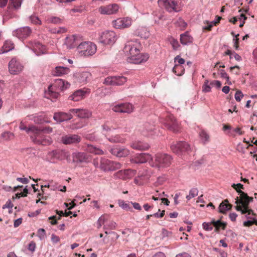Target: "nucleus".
Instances as JSON below:
<instances>
[{"label": "nucleus", "instance_id": "2", "mask_svg": "<svg viewBox=\"0 0 257 257\" xmlns=\"http://www.w3.org/2000/svg\"><path fill=\"white\" fill-rule=\"evenodd\" d=\"M171 157L166 154H157L155 155V159L152 158L150 162L151 166L161 170L169 167L172 162Z\"/></svg>", "mask_w": 257, "mask_h": 257}, {"label": "nucleus", "instance_id": "49", "mask_svg": "<svg viewBox=\"0 0 257 257\" xmlns=\"http://www.w3.org/2000/svg\"><path fill=\"white\" fill-rule=\"evenodd\" d=\"M58 158V152L57 151H53L49 152L47 155V159H50V161H52L54 159Z\"/></svg>", "mask_w": 257, "mask_h": 257}, {"label": "nucleus", "instance_id": "6", "mask_svg": "<svg viewBox=\"0 0 257 257\" xmlns=\"http://www.w3.org/2000/svg\"><path fill=\"white\" fill-rule=\"evenodd\" d=\"M158 4L160 7L164 8L169 12H178L181 10L180 5L174 0H158Z\"/></svg>", "mask_w": 257, "mask_h": 257}, {"label": "nucleus", "instance_id": "46", "mask_svg": "<svg viewBox=\"0 0 257 257\" xmlns=\"http://www.w3.org/2000/svg\"><path fill=\"white\" fill-rule=\"evenodd\" d=\"M254 216V217H252V219L244 221L243 223V226L245 227H249L253 224H255L257 225V219L255 218L256 216Z\"/></svg>", "mask_w": 257, "mask_h": 257}, {"label": "nucleus", "instance_id": "33", "mask_svg": "<svg viewBox=\"0 0 257 257\" xmlns=\"http://www.w3.org/2000/svg\"><path fill=\"white\" fill-rule=\"evenodd\" d=\"M14 44L10 40L5 42L2 49L0 50V54L7 53L14 48Z\"/></svg>", "mask_w": 257, "mask_h": 257}, {"label": "nucleus", "instance_id": "30", "mask_svg": "<svg viewBox=\"0 0 257 257\" xmlns=\"http://www.w3.org/2000/svg\"><path fill=\"white\" fill-rule=\"evenodd\" d=\"M69 72L70 69L68 67L57 66L52 71V74L55 76H61L68 74Z\"/></svg>", "mask_w": 257, "mask_h": 257}, {"label": "nucleus", "instance_id": "45", "mask_svg": "<svg viewBox=\"0 0 257 257\" xmlns=\"http://www.w3.org/2000/svg\"><path fill=\"white\" fill-rule=\"evenodd\" d=\"M118 203L119 206L121 208H122V209H123L125 210L128 211V210H132L131 207H130V205L127 203H126L125 201H124L122 200H119L118 201Z\"/></svg>", "mask_w": 257, "mask_h": 257}, {"label": "nucleus", "instance_id": "56", "mask_svg": "<svg viewBox=\"0 0 257 257\" xmlns=\"http://www.w3.org/2000/svg\"><path fill=\"white\" fill-rule=\"evenodd\" d=\"M36 247V243L34 241H31L28 246V249L31 252H34Z\"/></svg>", "mask_w": 257, "mask_h": 257}, {"label": "nucleus", "instance_id": "38", "mask_svg": "<svg viewBox=\"0 0 257 257\" xmlns=\"http://www.w3.org/2000/svg\"><path fill=\"white\" fill-rule=\"evenodd\" d=\"M85 150L89 153H93L95 155H102L103 154L102 150L91 145H87Z\"/></svg>", "mask_w": 257, "mask_h": 257}, {"label": "nucleus", "instance_id": "12", "mask_svg": "<svg viewBox=\"0 0 257 257\" xmlns=\"http://www.w3.org/2000/svg\"><path fill=\"white\" fill-rule=\"evenodd\" d=\"M136 173L137 171L135 170L130 169L121 170L115 173L113 176L116 179L126 180L132 178L136 174Z\"/></svg>", "mask_w": 257, "mask_h": 257}, {"label": "nucleus", "instance_id": "16", "mask_svg": "<svg viewBox=\"0 0 257 257\" xmlns=\"http://www.w3.org/2000/svg\"><path fill=\"white\" fill-rule=\"evenodd\" d=\"M119 9V6L115 4L100 7L98 12L101 15H112L116 13Z\"/></svg>", "mask_w": 257, "mask_h": 257}, {"label": "nucleus", "instance_id": "59", "mask_svg": "<svg viewBox=\"0 0 257 257\" xmlns=\"http://www.w3.org/2000/svg\"><path fill=\"white\" fill-rule=\"evenodd\" d=\"M239 36V34L235 35V38L233 39L234 41V47L236 50H237L239 47V38L238 37Z\"/></svg>", "mask_w": 257, "mask_h": 257}, {"label": "nucleus", "instance_id": "5", "mask_svg": "<svg viewBox=\"0 0 257 257\" xmlns=\"http://www.w3.org/2000/svg\"><path fill=\"white\" fill-rule=\"evenodd\" d=\"M80 55L88 56L93 55L96 51V46L91 42H81L77 47Z\"/></svg>", "mask_w": 257, "mask_h": 257}, {"label": "nucleus", "instance_id": "64", "mask_svg": "<svg viewBox=\"0 0 257 257\" xmlns=\"http://www.w3.org/2000/svg\"><path fill=\"white\" fill-rule=\"evenodd\" d=\"M230 69L231 71L234 73V74L236 75L238 74L239 69V66H235L233 67H231Z\"/></svg>", "mask_w": 257, "mask_h": 257}, {"label": "nucleus", "instance_id": "63", "mask_svg": "<svg viewBox=\"0 0 257 257\" xmlns=\"http://www.w3.org/2000/svg\"><path fill=\"white\" fill-rule=\"evenodd\" d=\"M210 85H211L212 86H215L217 88H220L221 85V83L219 81L214 80L210 82Z\"/></svg>", "mask_w": 257, "mask_h": 257}, {"label": "nucleus", "instance_id": "9", "mask_svg": "<svg viewBox=\"0 0 257 257\" xmlns=\"http://www.w3.org/2000/svg\"><path fill=\"white\" fill-rule=\"evenodd\" d=\"M121 167V164L120 163L112 161L107 159H102L100 162V168L104 171H114Z\"/></svg>", "mask_w": 257, "mask_h": 257}, {"label": "nucleus", "instance_id": "28", "mask_svg": "<svg viewBox=\"0 0 257 257\" xmlns=\"http://www.w3.org/2000/svg\"><path fill=\"white\" fill-rule=\"evenodd\" d=\"M70 113H75L77 116L82 118H88L91 116V112L86 109H71Z\"/></svg>", "mask_w": 257, "mask_h": 257}, {"label": "nucleus", "instance_id": "61", "mask_svg": "<svg viewBox=\"0 0 257 257\" xmlns=\"http://www.w3.org/2000/svg\"><path fill=\"white\" fill-rule=\"evenodd\" d=\"M28 193V190L27 188H25L24 189V191L23 192H21L20 193L17 194V197L20 198L21 197H26L27 196V194Z\"/></svg>", "mask_w": 257, "mask_h": 257}, {"label": "nucleus", "instance_id": "8", "mask_svg": "<svg viewBox=\"0 0 257 257\" xmlns=\"http://www.w3.org/2000/svg\"><path fill=\"white\" fill-rule=\"evenodd\" d=\"M171 149L174 153L180 156L184 152H188L190 148L189 145L186 142L179 141L173 143L171 146Z\"/></svg>", "mask_w": 257, "mask_h": 257}, {"label": "nucleus", "instance_id": "43", "mask_svg": "<svg viewBox=\"0 0 257 257\" xmlns=\"http://www.w3.org/2000/svg\"><path fill=\"white\" fill-rule=\"evenodd\" d=\"M108 140L112 143H123L124 142V139L118 135L109 138Z\"/></svg>", "mask_w": 257, "mask_h": 257}, {"label": "nucleus", "instance_id": "29", "mask_svg": "<svg viewBox=\"0 0 257 257\" xmlns=\"http://www.w3.org/2000/svg\"><path fill=\"white\" fill-rule=\"evenodd\" d=\"M53 118L58 122L67 121L72 118V115L70 113L59 112L55 113Z\"/></svg>", "mask_w": 257, "mask_h": 257}, {"label": "nucleus", "instance_id": "35", "mask_svg": "<svg viewBox=\"0 0 257 257\" xmlns=\"http://www.w3.org/2000/svg\"><path fill=\"white\" fill-rule=\"evenodd\" d=\"M212 224L215 228V231L218 232L220 229L224 230L227 226V223L225 222H221L220 220H212Z\"/></svg>", "mask_w": 257, "mask_h": 257}, {"label": "nucleus", "instance_id": "10", "mask_svg": "<svg viewBox=\"0 0 257 257\" xmlns=\"http://www.w3.org/2000/svg\"><path fill=\"white\" fill-rule=\"evenodd\" d=\"M111 109L115 112L130 113L134 111V107L131 103H123L112 105Z\"/></svg>", "mask_w": 257, "mask_h": 257}, {"label": "nucleus", "instance_id": "53", "mask_svg": "<svg viewBox=\"0 0 257 257\" xmlns=\"http://www.w3.org/2000/svg\"><path fill=\"white\" fill-rule=\"evenodd\" d=\"M176 25L180 27L181 29H184L185 28H186L187 24L183 19L179 18L178 20L176 22Z\"/></svg>", "mask_w": 257, "mask_h": 257}, {"label": "nucleus", "instance_id": "22", "mask_svg": "<svg viewBox=\"0 0 257 257\" xmlns=\"http://www.w3.org/2000/svg\"><path fill=\"white\" fill-rule=\"evenodd\" d=\"M152 157L149 154H138L131 159V162L133 163H144L147 161H152Z\"/></svg>", "mask_w": 257, "mask_h": 257}, {"label": "nucleus", "instance_id": "54", "mask_svg": "<svg viewBox=\"0 0 257 257\" xmlns=\"http://www.w3.org/2000/svg\"><path fill=\"white\" fill-rule=\"evenodd\" d=\"M203 228L207 231H210L213 229V224L212 221L210 222H204L202 224Z\"/></svg>", "mask_w": 257, "mask_h": 257}, {"label": "nucleus", "instance_id": "58", "mask_svg": "<svg viewBox=\"0 0 257 257\" xmlns=\"http://www.w3.org/2000/svg\"><path fill=\"white\" fill-rule=\"evenodd\" d=\"M242 97H243V94H242V92L239 90H237L235 94V100L237 101H240L241 100V99L242 98Z\"/></svg>", "mask_w": 257, "mask_h": 257}, {"label": "nucleus", "instance_id": "57", "mask_svg": "<svg viewBox=\"0 0 257 257\" xmlns=\"http://www.w3.org/2000/svg\"><path fill=\"white\" fill-rule=\"evenodd\" d=\"M231 187L234 189H235L236 192H237V190H241V189H244L243 185L240 183L233 184H232Z\"/></svg>", "mask_w": 257, "mask_h": 257}, {"label": "nucleus", "instance_id": "11", "mask_svg": "<svg viewBox=\"0 0 257 257\" xmlns=\"http://www.w3.org/2000/svg\"><path fill=\"white\" fill-rule=\"evenodd\" d=\"M116 40V34L113 31H107L103 32L100 38V42L105 45L113 44Z\"/></svg>", "mask_w": 257, "mask_h": 257}, {"label": "nucleus", "instance_id": "23", "mask_svg": "<svg viewBox=\"0 0 257 257\" xmlns=\"http://www.w3.org/2000/svg\"><path fill=\"white\" fill-rule=\"evenodd\" d=\"M23 66L17 61L16 59H12L9 64V71L12 74H17L22 71Z\"/></svg>", "mask_w": 257, "mask_h": 257}, {"label": "nucleus", "instance_id": "26", "mask_svg": "<svg viewBox=\"0 0 257 257\" xmlns=\"http://www.w3.org/2000/svg\"><path fill=\"white\" fill-rule=\"evenodd\" d=\"M90 91L88 89H79L74 92L69 96V99L74 101H79L86 97V95L89 94Z\"/></svg>", "mask_w": 257, "mask_h": 257}, {"label": "nucleus", "instance_id": "39", "mask_svg": "<svg viewBox=\"0 0 257 257\" xmlns=\"http://www.w3.org/2000/svg\"><path fill=\"white\" fill-rule=\"evenodd\" d=\"M36 126L34 125H31L27 127L23 122L20 123L19 126V128L21 130L25 131L29 136H30L33 131H35L34 128Z\"/></svg>", "mask_w": 257, "mask_h": 257}, {"label": "nucleus", "instance_id": "36", "mask_svg": "<svg viewBox=\"0 0 257 257\" xmlns=\"http://www.w3.org/2000/svg\"><path fill=\"white\" fill-rule=\"evenodd\" d=\"M131 146L133 149L138 150H145L149 148L148 144L141 142H135L131 144Z\"/></svg>", "mask_w": 257, "mask_h": 257}, {"label": "nucleus", "instance_id": "55", "mask_svg": "<svg viewBox=\"0 0 257 257\" xmlns=\"http://www.w3.org/2000/svg\"><path fill=\"white\" fill-rule=\"evenodd\" d=\"M171 45L174 50H177L179 46L178 41L174 38H171L170 40Z\"/></svg>", "mask_w": 257, "mask_h": 257}, {"label": "nucleus", "instance_id": "37", "mask_svg": "<svg viewBox=\"0 0 257 257\" xmlns=\"http://www.w3.org/2000/svg\"><path fill=\"white\" fill-rule=\"evenodd\" d=\"M180 40L182 44L187 45L189 43H192L193 41V38L189 35L188 32H186L180 35Z\"/></svg>", "mask_w": 257, "mask_h": 257}, {"label": "nucleus", "instance_id": "17", "mask_svg": "<svg viewBox=\"0 0 257 257\" xmlns=\"http://www.w3.org/2000/svg\"><path fill=\"white\" fill-rule=\"evenodd\" d=\"M81 38L76 35H70L65 38L64 45L68 49L73 48L81 43Z\"/></svg>", "mask_w": 257, "mask_h": 257}, {"label": "nucleus", "instance_id": "18", "mask_svg": "<svg viewBox=\"0 0 257 257\" xmlns=\"http://www.w3.org/2000/svg\"><path fill=\"white\" fill-rule=\"evenodd\" d=\"M22 0H10V3L6 13V16L9 18L14 17L13 11L19 9L22 4Z\"/></svg>", "mask_w": 257, "mask_h": 257}, {"label": "nucleus", "instance_id": "60", "mask_svg": "<svg viewBox=\"0 0 257 257\" xmlns=\"http://www.w3.org/2000/svg\"><path fill=\"white\" fill-rule=\"evenodd\" d=\"M49 219L51 220V224L52 225H55L57 223L58 218L56 215H54L49 217Z\"/></svg>", "mask_w": 257, "mask_h": 257}, {"label": "nucleus", "instance_id": "34", "mask_svg": "<svg viewBox=\"0 0 257 257\" xmlns=\"http://www.w3.org/2000/svg\"><path fill=\"white\" fill-rule=\"evenodd\" d=\"M231 208L232 205L228 203L227 199H225L220 204L218 209L220 213L224 214L226 211L230 210Z\"/></svg>", "mask_w": 257, "mask_h": 257}, {"label": "nucleus", "instance_id": "25", "mask_svg": "<svg viewBox=\"0 0 257 257\" xmlns=\"http://www.w3.org/2000/svg\"><path fill=\"white\" fill-rule=\"evenodd\" d=\"M109 151L112 155L119 158L127 157L130 153L127 149L117 147L111 148Z\"/></svg>", "mask_w": 257, "mask_h": 257}, {"label": "nucleus", "instance_id": "20", "mask_svg": "<svg viewBox=\"0 0 257 257\" xmlns=\"http://www.w3.org/2000/svg\"><path fill=\"white\" fill-rule=\"evenodd\" d=\"M37 55H40L46 52V47L39 42L30 41L27 44Z\"/></svg>", "mask_w": 257, "mask_h": 257}, {"label": "nucleus", "instance_id": "24", "mask_svg": "<svg viewBox=\"0 0 257 257\" xmlns=\"http://www.w3.org/2000/svg\"><path fill=\"white\" fill-rule=\"evenodd\" d=\"M149 58L147 53H140L135 54L128 60L130 63L134 64H140L146 62Z\"/></svg>", "mask_w": 257, "mask_h": 257}, {"label": "nucleus", "instance_id": "52", "mask_svg": "<svg viewBox=\"0 0 257 257\" xmlns=\"http://www.w3.org/2000/svg\"><path fill=\"white\" fill-rule=\"evenodd\" d=\"M48 23H51L54 24H59L61 22V20L59 18L53 17L48 18L47 20Z\"/></svg>", "mask_w": 257, "mask_h": 257}, {"label": "nucleus", "instance_id": "31", "mask_svg": "<svg viewBox=\"0 0 257 257\" xmlns=\"http://www.w3.org/2000/svg\"><path fill=\"white\" fill-rule=\"evenodd\" d=\"M174 61L176 62L177 61L178 64H176L173 69V71L175 74L177 75H181V73L178 72V70L179 69H182V67L181 65L185 63V60L182 58H181L179 55L177 56L174 58Z\"/></svg>", "mask_w": 257, "mask_h": 257}, {"label": "nucleus", "instance_id": "27", "mask_svg": "<svg viewBox=\"0 0 257 257\" xmlns=\"http://www.w3.org/2000/svg\"><path fill=\"white\" fill-rule=\"evenodd\" d=\"M90 73L88 72H82L76 73L75 75V82L79 84H85L89 80Z\"/></svg>", "mask_w": 257, "mask_h": 257}, {"label": "nucleus", "instance_id": "50", "mask_svg": "<svg viewBox=\"0 0 257 257\" xmlns=\"http://www.w3.org/2000/svg\"><path fill=\"white\" fill-rule=\"evenodd\" d=\"M30 20L31 22L36 25H41V21L39 19V18L35 16V15H32L30 17Z\"/></svg>", "mask_w": 257, "mask_h": 257}, {"label": "nucleus", "instance_id": "19", "mask_svg": "<svg viewBox=\"0 0 257 257\" xmlns=\"http://www.w3.org/2000/svg\"><path fill=\"white\" fill-rule=\"evenodd\" d=\"M31 33L32 30L30 27H25L15 30L13 32V35L19 39L23 40L29 37Z\"/></svg>", "mask_w": 257, "mask_h": 257}, {"label": "nucleus", "instance_id": "41", "mask_svg": "<svg viewBox=\"0 0 257 257\" xmlns=\"http://www.w3.org/2000/svg\"><path fill=\"white\" fill-rule=\"evenodd\" d=\"M244 133V131L241 130V127H236L234 128H233L231 131L228 132V134L230 136L232 137H235L236 135H238L239 136L243 135Z\"/></svg>", "mask_w": 257, "mask_h": 257}, {"label": "nucleus", "instance_id": "62", "mask_svg": "<svg viewBox=\"0 0 257 257\" xmlns=\"http://www.w3.org/2000/svg\"><path fill=\"white\" fill-rule=\"evenodd\" d=\"M40 129L41 130V131H42V132L44 134H50L52 132V128L49 126L44 128H40Z\"/></svg>", "mask_w": 257, "mask_h": 257}, {"label": "nucleus", "instance_id": "4", "mask_svg": "<svg viewBox=\"0 0 257 257\" xmlns=\"http://www.w3.org/2000/svg\"><path fill=\"white\" fill-rule=\"evenodd\" d=\"M141 49L140 42L136 39L128 41L124 48V51L128 56L129 60L135 54H139Z\"/></svg>", "mask_w": 257, "mask_h": 257}, {"label": "nucleus", "instance_id": "3", "mask_svg": "<svg viewBox=\"0 0 257 257\" xmlns=\"http://www.w3.org/2000/svg\"><path fill=\"white\" fill-rule=\"evenodd\" d=\"M35 131H33L30 137L33 142L36 144L49 145L52 143L51 139L45 136L40 128L36 126Z\"/></svg>", "mask_w": 257, "mask_h": 257}, {"label": "nucleus", "instance_id": "47", "mask_svg": "<svg viewBox=\"0 0 257 257\" xmlns=\"http://www.w3.org/2000/svg\"><path fill=\"white\" fill-rule=\"evenodd\" d=\"M67 29L64 27H59L58 28H54L51 30L52 33L55 34H63L66 33Z\"/></svg>", "mask_w": 257, "mask_h": 257}, {"label": "nucleus", "instance_id": "32", "mask_svg": "<svg viewBox=\"0 0 257 257\" xmlns=\"http://www.w3.org/2000/svg\"><path fill=\"white\" fill-rule=\"evenodd\" d=\"M72 157L74 162H86L88 160V157L83 153H73Z\"/></svg>", "mask_w": 257, "mask_h": 257}, {"label": "nucleus", "instance_id": "40", "mask_svg": "<svg viewBox=\"0 0 257 257\" xmlns=\"http://www.w3.org/2000/svg\"><path fill=\"white\" fill-rule=\"evenodd\" d=\"M138 35L141 38H147L149 36V33L146 28L141 27L137 30Z\"/></svg>", "mask_w": 257, "mask_h": 257}, {"label": "nucleus", "instance_id": "13", "mask_svg": "<svg viewBox=\"0 0 257 257\" xmlns=\"http://www.w3.org/2000/svg\"><path fill=\"white\" fill-rule=\"evenodd\" d=\"M132 19L128 17L119 18L112 21V25L118 29L127 28L132 25Z\"/></svg>", "mask_w": 257, "mask_h": 257}, {"label": "nucleus", "instance_id": "1", "mask_svg": "<svg viewBox=\"0 0 257 257\" xmlns=\"http://www.w3.org/2000/svg\"><path fill=\"white\" fill-rule=\"evenodd\" d=\"M237 192L240 196L239 197H237L235 199V209L241 212L242 214L248 213L252 216H257L251 209L249 208V203L253 201V197L248 196L247 193L241 190H237Z\"/></svg>", "mask_w": 257, "mask_h": 257}, {"label": "nucleus", "instance_id": "44", "mask_svg": "<svg viewBox=\"0 0 257 257\" xmlns=\"http://www.w3.org/2000/svg\"><path fill=\"white\" fill-rule=\"evenodd\" d=\"M198 191L196 188H192L190 191L188 195L186 196V199L189 200L192 198L195 197L198 195Z\"/></svg>", "mask_w": 257, "mask_h": 257}, {"label": "nucleus", "instance_id": "42", "mask_svg": "<svg viewBox=\"0 0 257 257\" xmlns=\"http://www.w3.org/2000/svg\"><path fill=\"white\" fill-rule=\"evenodd\" d=\"M199 136L202 142L205 144L209 140V135L204 131L202 130L199 133Z\"/></svg>", "mask_w": 257, "mask_h": 257}, {"label": "nucleus", "instance_id": "7", "mask_svg": "<svg viewBox=\"0 0 257 257\" xmlns=\"http://www.w3.org/2000/svg\"><path fill=\"white\" fill-rule=\"evenodd\" d=\"M163 123L170 131L177 133L180 130V126L175 117L171 114H168L164 119Z\"/></svg>", "mask_w": 257, "mask_h": 257}, {"label": "nucleus", "instance_id": "51", "mask_svg": "<svg viewBox=\"0 0 257 257\" xmlns=\"http://www.w3.org/2000/svg\"><path fill=\"white\" fill-rule=\"evenodd\" d=\"M205 25L203 26V29L208 31H211L212 27L214 25V22H209L207 21L204 22Z\"/></svg>", "mask_w": 257, "mask_h": 257}, {"label": "nucleus", "instance_id": "14", "mask_svg": "<svg viewBox=\"0 0 257 257\" xmlns=\"http://www.w3.org/2000/svg\"><path fill=\"white\" fill-rule=\"evenodd\" d=\"M70 86V84L68 82H65L61 79H57L56 80L55 84L53 86H51L48 88V91L51 93L52 96L54 98H57L59 94L52 91L53 87H58L60 89H65Z\"/></svg>", "mask_w": 257, "mask_h": 257}, {"label": "nucleus", "instance_id": "15", "mask_svg": "<svg viewBox=\"0 0 257 257\" xmlns=\"http://www.w3.org/2000/svg\"><path fill=\"white\" fill-rule=\"evenodd\" d=\"M126 81L127 78L124 76H111L106 78L103 83L108 85H121Z\"/></svg>", "mask_w": 257, "mask_h": 257}, {"label": "nucleus", "instance_id": "48", "mask_svg": "<svg viewBox=\"0 0 257 257\" xmlns=\"http://www.w3.org/2000/svg\"><path fill=\"white\" fill-rule=\"evenodd\" d=\"M211 86H212L210 85V83L209 84V81L206 80L202 86V91L205 92H210L211 91Z\"/></svg>", "mask_w": 257, "mask_h": 257}, {"label": "nucleus", "instance_id": "21", "mask_svg": "<svg viewBox=\"0 0 257 257\" xmlns=\"http://www.w3.org/2000/svg\"><path fill=\"white\" fill-rule=\"evenodd\" d=\"M61 140L64 144L72 145L80 142L81 138L77 135H68L62 136Z\"/></svg>", "mask_w": 257, "mask_h": 257}]
</instances>
